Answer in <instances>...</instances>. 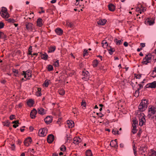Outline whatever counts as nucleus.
I'll list each match as a JSON object with an SVG mask.
<instances>
[{"mask_svg": "<svg viewBox=\"0 0 156 156\" xmlns=\"http://www.w3.org/2000/svg\"><path fill=\"white\" fill-rule=\"evenodd\" d=\"M109 10L111 11H114L115 10V6L112 4H110L108 5Z\"/></svg>", "mask_w": 156, "mask_h": 156, "instance_id": "19", "label": "nucleus"}, {"mask_svg": "<svg viewBox=\"0 0 156 156\" xmlns=\"http://www.w3.org/2000/svg\"><path fill=\"white\" fill-rule=\"evenodd\" d=\"M38 113L41 115H43L46 113V111L45 109L42 108H39L37 109Z\"/></svg>", "mask_w": 156, "mask_h": 156, "instance_id": "12", "label": "nucleus"}, {"mask_svg": "<svg viewBox=\"0 0 156 156\" xmlns=\"http://www.w3.org/2000/svg\"><path fill=\"white\" fill-rule=\"evenodd\" d=\"M80 142V140H79L77 137H75L74 138L73 142V143L77 144Z\"/></svg>", "mask_w": 156, "mask_h": 156, "instance_id": "27", "label": "nucleus"}, {"mask_svg": "<svg viewBox=\"0 0 156 156\" xmlns=\"http://www.w3.org/2000/svg\"><path fill=\"white\" fill-rule=\"evenodd\" d=\"M48 129L46 128L41 129L39 131V135L40 136H45L48 133Z\"/></svg>", "mask_w": 156, "mask_h": 156, "instance_id": "4", "label": "nucleus"}, {"mask_svg": "<svg viewBox=\"0 0 156 156\" xmlns=\"http://www.w3.org/2000/svg\"><path fill=\"white\" fill-rule=\"evenodd\" d=\"M58 92L60 95H63L65 93V91L63 89H59L58 90Z\"/></svg>", "mask_w": 156, "mask_h": 156, "instance_id": "31", "label": "nucleus"}, {"mask_svg": "<svg viewBox=\"0 0 156 156\" xmlns=\"http://www.w3.org/2000/svg\"><path fill=\"white\" fill-rule=\"evenodd\" d=\"M153 72H155V73H156L154 75V76H153V77H156V67H155L154 68V69L153 70Z\"/></svg>", "mask_w": 156, "mask_h": 156, "instance_id": "64", "label": "nucleus"}, {"mask_svg": "<svg viewBox=\"0 0 156 156\" xmlns=\"http://www.w3.org/2000/svg\"><path fill=\"white\" fill-rule=\"evenodd\" d=\"M98 62L97 59L94 60L92 62V65L94 67H96L97 66L98 63Z\"/></svg>", "mask_w": 156, "mask_h": 156, "instance_id": "30", "label": "nucleus"}, {"mask_svg": "<svg viewBox=\"0 0 156 156\" xmlns=\"http://www.w3.org/2000/svg\"><path fill=\"white\" fill-rule=\"evenodd\" d=\"M139 93H140L139 91H138L136 90L135 93H134V95L136 97H138L139 96Z\"/></svg>", "mask_w": 156, "mask_h": 156, "instance_id": "45", "label": "nucleus"}, {"mask_svg": "<svg viewBox=\"0 0 156 156\" xmlns=\"http://www.w3.org/2000/svg\"><path fill=\"white\" fill-rule=\"evenodd\" d=\"M56 49V47L55 46H51L49 48V50L48 51V53L53 52Z\"/></svg>", "mask_w": 156, "mask_h": 156, "instance_id": "24", "label": "nucleus"}, {"mask_svg": "<svg viewBox=\"0 0 156 156\" xmlns=\"http://www.w3.org/2000/svg\"><path fill=\"white\" fill-rule=\"evenodd\" d=\"M149 63H151V61L147 59L145 61H143L142 62V64L145 65H147Z\"/></svg>", "mask_w": 156, "mask_h": 156, "instance_id": "42", "label": "nucleus"}, {"mask_svg": "<svg viewBox=\"0 0 156 156\" xmlns=\"http://www.w3.org/2000/svg\"><path fill=\"white\" fill-rule=\"evenodd\" d=\"M147 146L146 145H142L139 148L140 152H141V154L146 156V154H143V153H145L147 152Z\"/></svg>", "mask_w": 156, "mask_h": 156, "instance_id": "5", "label": "nucleus"}, {"mask_svg": "<svg viewBox=\"0 0 156 156\" xmlns=\"http://www.w3.org/2000/svg\"><path fill=\"white\" fill-rule=\"evenodd\" d=\"M68 26L70 27L71 28H73L74 27V26L73 23L72 22H69L67 23Z\"/></svg>", "mask_w": 156, "mask_h": 156, "instance_id": "41", "label": "nucleus"}, {"mask_svg": "<svg viewBox=\"0 0 156 156\" xmlns=\"http://www.w3.org/2000/svg\"><path fill=\"white\" fill-rule=\"evenodd\" d=\"M22 73L21 74L22 75L24 76V78H26L27 79V75L26 74L27 72H26L25 71H22Z\"/></svg>", "mask_w": 156, "mask_h": 156, "instance_id": "48", "label": "nucleus"}, {"mask_svg": "<svg viewBox=\"0 0 156 156\" xmlns=\"http://www.w3.org/2000/svg\"><path fill=\"white\" fill-rule=\"evenodd\" d=\"M149 156H156V151H152V153L151 155H149Z\"/></svg>", "mask_w": 156, "mask_h": 156, "instance_id": "53", "label": "nucleus"}, {"mask_svg": "<svg viewBox=\"0 0 156 156\" xmlns=\"http://www.w3.org/2000/svg\"><path fill=\"white\" fill-rule=\"evenodd\" d=\"M85 154L86 156H92V154L91 150L90 149H88L86 151Z\"/></svg>", "mask_w": 156, "mask_h": 156, "instance_id": "29", "label": "nucleus"}, {"mask_svg": "<svg viewBox=\"0 0 156 156\" xmlns=\"http://www.w3.org/2000/svg\"><path fill=\"white\" fill-rule=\"evenodd\" d=\"M34 104V101L32 99H29L27 102V104L29 106H32Z\"/></svg>", "mask_w": 156, "mask_h": 156, "instance_id": "21", "label": "nucleus"}, {"mask_svg": "<svg viewBox=\"0 0 156 156\" xmlns=\"http://www.w3.org/2000/svg\"><path fill=\"white\" fill-rule=\"evenodd\" d=\"M32 141V139L30 137H28L26 138L24 141V145L26 146H28Z\"/></svg>", "mask_w": 156, "mask_h": 156, "instance_id": "6", "label": "nucleus"}, {"mask_svg": "<svg viewBox=\"0 0 156 156\" xmlns=\"http://www.w3.org/2000/svg\"><path fill=\"white\" fill-rule=\"evenodd\" d=\"M141 74H137L136 75V74H134V75L135 77H136V79H140L141 77Z\"/></svg>", "mask_w": 156, "mask_h": 156, "instance_id": "47", "label": "nucleus"}, {"mask_svg": "<svg viewBox=\"0 0 156 156\" xmlns=\"http://www.w3.org/2000/svg\"><path fill=\"white\" fill-rule=\"evenodd\" d=\"M123 41V40L122 39L119 40L117 38L115 39L114 40V41L115 43L116 44L119 45L121 44Z\"/></svg>", "mask_w": 156, "mask_h": 156, "instance_id": "25", "label": "nucleus"}, {"mask_svg": "<svg viewBox=\"0 0 156 156\" xmlns=\"http://www.w3.org/2000/svg\"><path fill=\"white\" fill-rule=\"evenodd\" d=\"M37 113V111L35 108H34L31 111L30 113V117L31 119H34L36 117V115Z\"/></svg>", "mask_w": 156, "mask_h": 156, "instance_id": "10", "label": "nucleus"}, {"mask_svg": "<svg viewBox=\"0 0 156 156\" xmlns=\"http://www.w3.org/2000/svg\"><path fill=\"white\" fill-rule=\"evenodd\" d=\"M8 22L10 23H14L15 22L16 20L14 19L9 18L7 20Z\"/></svg>", "mask_w": 156, "mask_h": 156, "instance_id": "39", "label": "nucleus"}, {"mask_svg": "<svg viewBox=\"0 0 156 156\" xmlns=\"http://www.w3.org/2000/svg\"><path fill=\"white\" fill-rule=\"evenodd\" d=\"M40 8L41 9V12H39V13L40 14H41L42 13H44V11L43 10V8L42 7H40Z\"/></svg>", "mask_w": 156, "mask_h": 156, "instance_id": "58", "label": "nucleus"}, {"mask_svg": "<svg viewBox=\"0 0 156 156\" xmlns=\"http://www.w3.org/2000/svg\"><path fill=\"white\" fill-rule=\"evenodd\" d=\"M133 124H132V126H134V125H136L138 124V121L137 120L133 119Z\"/></svg>", "mask_w": 156, "mask_h": 156, "instance_id": "43", "label": "nucleus"}, {"mask_svg": "<svg viewBox=\"0 0 156 156\" xmlns=\"http://www.w3.org/2000/svg\"><path fill=\"white\" fill-rule=\"evenodd\" d=\"M36 95L37 96H41V92L37 91L36 93Z\"/></svg>", "mask_w": 156, "mask_h": 156, "instance_id": "56", "label": "nucleus"}, {"mask_svg": "<svg viewBox=\"0 0 156 156\" xmlns=\"http://www.w3.org/2000/svg\"><path fill=\"white\" fill-rule=\"evenodd\" d=\"M54 140V136L52 134H50L48 136L47 141L49 144L51 143Z\"/></svg>", "mask_w": 156, "mask_h": 156, "instance_id": "7", "label": "nucleus"}, {"mask_svg": "<svg viewBox=\"0 0 156 156\" xmlns=\"http://www.w3.org/2000/svg\"><path fill=\"white\" fill-rule=\"evenodd\" d=\"M123 45L125 47H127L128 45V43L127 42L125 41Z\"/></svg>", "mask_w": 156, "mask_h": 156, "instance_id": "62", "label": "nucleus"}, {"mask_svg": "<svg viewBox=\"0 0 156 156\" xmlns=\"http://www.w3.org/2000/svg\"><path fill=\"white\" fill-rule=\"evenodd\" d=\"M7 12V9L4 7H2L0 9V14L2 17L4 16V14L6 13Z\"/></svg>", "mask_w": 156, "mask_h": 156, "instance_id": "9", "label": "nucleus"}, {"mask_svg": "<svg viewBox=\"0 0 156 156\" xmlns=\"http://www.w3.org/2000/svg\"><path fill=\"white\" fill-rule=\"evenodd\" d=\"M137 83L136 82V84L133 85L134 87V89H133L134 90H136V89L137 88V87H138V84L137 85Z\"/></svg>", "mask_w": 156, "mask_h": 156, "instance_id": "60", "label": "nucleus"}, {"mask_svg": "<svg viewBox=\"0 0 156 156\" xmlns=\"http://www.w3.org/2000/svg\"><path fill=\"white\" fill-rule=\"evenodd\" d=\"M148 111L149 112H151V113H149L147 116L149 119L151 120L156 116V108L154 106L150 105L148 107Z\"/></svg>", "mask_w": 156, "mask_h": 156, "instance_id": "1", "label": "nucleus"}, {"mask_svg": "<svg viewBox=\"0 0 156 156\" xmlns=\"http://www.w3.org/2000/svg\"><path fill=\"white\" fill-rule=\"evenodd\" d=\"M41 56V58L44 60H47L48 57V55L45 53L44 54H42Z\"/></svg>", "mask_w": 156, "mask_h": 156, "instance_id": "26", "label": "nucleus"}, {"mask_svg": "<svg viewBox=\"0 0 156 156\" xmlns=\"http://www.w3.org/2000/svg\"><path fill=\"white\" fill-rule=\"evenodd\" d=\"M146 55L147 59L151 61L152 59V55L151 53H149L147 55Z\"/></svg>", "mask_w": 156, "mask_h": 156, "instance_id": "33", "label": "nucleus"}, {"mask_svg": "<svg viewBox=\"0 0 156 156\" xmlns=\"http://www.w3.org/2000/svg\"><path fill=\"white\" fill-rule=\"evenodd\" d=\"M109 48H108L107 50L108 51L109 54L111 55H112L113 54V52L115 51V49L114 48H112L111 46H109Z\"/></svg>", "mask_w": 156, "mask_h": 156, "instance_id": "23", "label": "nucleus"}, {"mask_svg": "<svg viewBox=\"0 0 156 156\" xmlns=\"http://www.w3.org/2000/svg\"><path fill=\"white\" fill-rule=\"evenodd\" d=\"M9 17V15L8 12L4 14V16L2 17L3 18H8Z\"/></svg>", "mask_w": 156, "mask_h": 156, "instance_id": "44", "label": "nucleus"}, {"mask_svg": "<svg viewBox=\"0 0 156 156\" xmlns=\"http://www.w3.org/2000/svg\"><path fill=\"white\" fill-rule=\"evenodd\" d=\"M33 24L30 23H26V28L28 30H32Z\"/></svg>", "mask_w": 156, "mask_h": 156, "instance_id": "14", "label": "nucleus"}, {"mask_svg": "<svg viewBox=\"0 0 156 156\" xmlns=\"http://www.w3.org/2000/svg\"><path fill=\"white\" fill-rule=\"evenodd\" d=\"M150 88L149 87V83L147 84L146 86H145L144 87V89H146V88Z\"/></svg>", "mask_w": 156, "mask_h": 156, "instance_id": "61", "label": "nucleus"}, {"mask_svg": "<svg viewBox=\"0 0 156 156\" xmlns=\"http://www.w3.org/2000/svg\"><path fill=\"white\" fill-rule=\"evenodd\" d=\"M50 81L49 80L48 81V80H46L43 84V86L46 87H47L48 86Z\"/></svg>", "mask_w": 156, "mask_h": 156, "instance_id": "32", "label": "nucleus"}, {"mask_svg": "<svg viewBox=\"0 0 156 156\" xmlns=\"http://www.w3.org/2000/svg\"><path fill=\"white\" fill-rule=\"evenodd\" d=\"M149 87L151 88H156V81H154L151 83H149Z\"/></svg>", "mask_w": 156, "mask_h": 156, "instance_id": "22", "label": "nucleus"}, {"mask_svg": "<svg viewBox=\"0 0 156 156\" xmlns=\"http://www.w3.org/2000/svg\"><path fill=\"white\" fill-rule=\"evenodd\" d=\"M81 105H83V107H85L86 106V102L83 100L82 101L81 103Z\"/></svg>", "mask_w": 156, "mask_h": 156, "instance_id": "51", "label": "nucleus"}, {"mask_svg": "<svg viewBox=\"0 0 156 156\" xmlns=\"http://www.w3.org/2000/svg\"><path fill=\"white\" fill-rule=\"evenodd\" d=\"M12 72L14 73H15L16 74H18V71L17 69H13Z\"/></svg>", "mask_w": 156, "mask_h": 156, "instance_id": "50", "label": "nucleus"}, {"mask_svg": "<svg viewBox=\"0 0 156 156\" xmlns=\"http://www.w3.org/2000/svg\"><path fill=\"white\" fill-rule=\"evenodd\" d=\"M10 148L13 151L14 150L15 148V145L14 144H11Z\"/></svg>", "mask_w": 156, "mask_h": 156, "instance_id": "52", "label": "nucleus"}, {"mask_svg": "<svg viewBox=\"0 0 156 156\" xmlns=\"http://www.w3.org/2000/svg\"><path fill=\"white\" fill-rule=\"evenodd\" d=\"M3 124L4 126L9 127V126L10 122L9 120H7L6 121L3 122Z\"/></svg>", "mask_w": 156, "mask_h": 156, "instance_id": "36", "label": "nucleus"}, {"mask_svg": "<svg viewBox=\"0 0 156 156\" xmlns=\"http://www.w3.org/2000/svg\"><path fill=\"white\" fill-rule=\"evenodd\" d=\"M99 114V117L100 118H102L104 116V115L101 112H100Z\"/></svg>", "mask_w": 156, "mask_h": 156, "instance_id": "63", "label": "nucleus"}, {"mask_svg": "<svg viewBox=\"0 0 156 156\" xmlns=\"http://www.w3.org/2000/svg\"><path fill=\"white\" fill-rule=\"evenodd\" d=\"M7 36L2 31H0V38L3 39H4V41L7 40Z\"/></svg>", "mask_w": 156, "mask_h": 156, "instance_id": "18", "label": "nucleus"}, {"mask_svg": "<svg viewBox=\"0 0 156 156\" xmlns=\"http://www.w3.org/2000/svg\"><path fill=\"white\" fill-rule=\"evenodd\" d=\"M55 31L57 34L59 35H61L63 33V30L59 28H58L55 29Z\"/></svg>", "mask_w": 156, "mask_h": 156, "instance_id": "13", "label": "nucleus"}, {"mask_svg": "<svg viewBox=\"0 0 156 156\" xmlns=\"http://www.w3.org/2000/svg\"><path fill=\"white\" fill-rule=\"evenodd\" d=\"M133 127V129H132V132L133 134L136 133L137 131V130L136 129V125H134V126H132Z\"/></svg>", "mask_w": 156, "mask_h": 156, "instance_id": "35", "label": "nucleus"}, {"mask_svg": "<svg viewBox=\"0 0 156 156\" xmlns=\"http://www.w3.org/2000/svg\"><path fill=\"white\" fill-rule=\"evenodd\" d=\"M107 20L105 19L100 20L97 22V23L98 25H104L106 23Z\"/></svg>", "mask_w": 156, "mask_h": 156, "instance_id": "17", "label": "nucleus"}, {"mask_svg": "<svg viewBox=\"0 0 156 156\" xmlns=\"http://www.w3.org/2000/svg\"><path fill=\"white\" fill-rule=\"evenodd\" d=\"M5 24L3 22H0V29L3 28Z\"/></svg>", "mask_w": 156, "mask_h": 156, "instance_id": "49", "label": "nucleus"}, {"mask_svg": "<svg viewBox=\"0 0 156 156\" xmlns=\"http://www.w3.org/2000/svg\"><path fill=\"white\" fill-rule=\"evenodd\" d=\"M110 145L112 147H114L115 148H117L118 147V146L117 145V141H113V140H111Z\"/></svg>", "mask_w": 156, "mask_h": 156, "instance_id": "15", "label": "nucleus"}, {"mask_svg": "<svg viewBox=\"0 0 156 156\" xmlns=\"http://www.w3.org/2000/svg\"><path fill=\"white\" fill-rule=\"evenodd\" d=\"M32 46H30L28 49V54L29 55H31V57H33L32 54Z\"/></svg>", "mask_w": 156, "mask_h": 156, "instance_id": "34", "label": "nucleus"}, {"mask_svg": "<svg viewBox=\"0 0 156 156\" xmlns=\"http://www.w3.org/2000/svg\"><path fill=\"white\" fill-rule=\"evenodd\" d=\"M52 116H48L44 119V121L47 124H50L52 122Z\"/></svg>", "mask_w": 156, "mask_h": 156, "instance_id": "8", "label": "nucleus"}, {"mask_svg": "<svg viewBox=\"0 0 156 156\" xmlns=\"http://www.w3.org/2000/svg\"><path fill=\"white\" fill-rule=\"evenodd\" d=\"M25 72H27V73H26V74L28 76L27 78V80H29L30 79V77H31L32 76L31 72H30V70H28Z\"/></svg>", "mask_w": 156, "mask_h": 156, "instance_id": "28", "label": "nucleus"}, {"mask_svg": "<svg viewBox=\"0 0 156 156\" xmlns=\"http://www.w3.org/2000/svg\"><path fill=\"white\" fill-rule=\"evenodd\" d=\"M42 19L41 18H39L37 20V25L38 27H41L42 25Z\"/></svg>", "mask_w": 156, "mask_h": 156, "instance_id": "20", "label": "nucleus"}, {"mask_svg": "<svg viewBox=\"0 0 156 156\" xmlns=\"http://www.w3.org/2000/svg\"><path fill=\"white\" fill-rule=\"evenodd\" d=\"M89 74V72L87 71H82V75L84 76H88Z\"/></svg>", "mask_w": 156, "mask_h": 156, "instance_id": "37", "label": "nucleus"}, {"mask_svg": "<svg viewBox=\"0 0 156 156\" xmlns=\"http://www.w3.org/2000/svg\"><path fill=\"white\" fill-rule=\"evenodd\" d=\"M148 101V100L146 99L141 100L139 105L138 106L139 111L142 112L147 108L148 104L147 103Z\"/></svg>", "mask_w": 156, "mask_h": 156, "instance_id": "2", "label": "nucleus"}, {"mask_svg": "<svg viewBox=\"0 0 156 156\" xmlns=\"http://www.w3.org/2000/svg\"><path fill=\"white\" fill-rule=\"evenodd\" d=\"M145 23L146 24H149V25H152L154 23V20L149 18H148L145 21Z\"/></svg>", "mask_w": 156, "mask_h": 156, "instance_id": "11", "label": "nucleus"}, {"mask_svg": "<svg viewBox=\"0 0 156 156\" xmlns=\"http://www.w3.org/2000/svg\"><path fill=\"white\" fill-rule=\"evenodd\" d=\"M54 65L56 67H58L59 66V61L58 60H57L54 64Z\"/></svg>", "mask_w": 156, "mask_h": 156, "instance_id": "46", "label": "nucleus"}, {"mask_svg": "<svg viewBox=\"0 0 156 156\" xmlns=\"http://www.w3.org/2000/svg\"><path fill=\"white\" fill-rule=\"evenodd\" d=\"M67 124L68 125V126L69 128H72L74 126V122L72 121H67Z\"/></svg>", "mask_w": 156, "mask_h": 156, "instance_id": "16", "label": "nucleus"}, {"mask_svg": "<svg viewBox=\"0 0 156 156\" xmlns=\"http://www.w3.org/2000/svg\"><path fill=\"white\" fill-rule=\"evenodd\" d=\"M47 69L49 71L52 70L53 69V66L51 65H49L47 67Z\"/></svg>", "mask_w": 156, "mask_h": 156, "instance_id": "40", "label": "nucleus"}, {"mask_svg": "<svg viewBox=\"0 0 156 156\" xmlns=\"http://www.w3.org/2000/svg\"><path fill=\"white\" fill-rule=\"evenodd\" d=\"M139 115H140V114H139ZM140 115L139 118L140 120L139 125L140 126H141L144 124V120L145 121L146 120L145 117V116L143 113L140 112Z\"/></svg>", "mask_w": 156, "mask_h": 156, "instance_id": "3", "label": "nucleus"}, {"mask_svg": "<svg viewBox=\"0 0 156 156\" xmlns=\"http://www.w3.org/2000/svg\"><path fill=\"white\" fill-rule=\"evenodd\" d=\"M60 149L61 151L64 152L66 150V147L65 145H62L60 147Z\"/></svg>", "mask_w": 156, "mask_h": 156, "instance_id": "38", "label": "nucleus"}, {"mask_svg": "<svg viewBox=\"0 0 156 156\" xmlns=\"http://www.w3.org/2000/svg\"><path fill=\"white\" fill-rule=\"evenodd\" d=\"M12 123L16 124V125L19 124V120H16V121H13L12 122Z\"/></svg>", "mask_w": 156, "mask_h": 156, "instance_id": "54", "label": "nucleus"}, {"mask_svg": "<svg viewBox=\"0 0 156 156\" xmlns=\"http://www.w3.org/2000/svg\"><path fill=\"white\" fill-rule=\"evenodd\" d=\"M29 130L31 132L33 131L34 130V127L32 126H30L29 127Z\"/></svg>", "mask_w": 156, "mask_h": 156, "instance_id": "59", "label": "nucleus"}, {"mask_svg": "<svg viewBox=\"0 0 156 156\" xmlns=\"http://www.w3.org/2000/svg\"><path fill=\"white\" fill-rule=\"evenodd\" d=\"M140 46L142 48L144 47L145 46V43H141L140 44Z\"/></svg>", "mask_w": 156, "mask_h": 156, "instance_id": "57", "label": "nucleus"}, {"mask_svg": "<svg viewBox=\"0 0 156 156\" xmlns=\"http://www.w3.org/2000/svg\"><path fill=\"white\" fill-rule=\"evenodd\" d=\"M15 115H11L9 117V119L11 120H12L15 119Z\"/></svg>", "mask_w": 156, "mask_h": 156, "instance_id": "55", "label": "nucleus"}]
</instances>
